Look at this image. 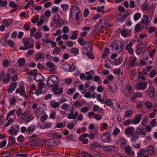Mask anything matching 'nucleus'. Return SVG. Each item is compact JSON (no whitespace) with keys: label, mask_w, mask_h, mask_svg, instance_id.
<instances>
[{"label":"nucleus","mask_w":157,"mask_h":157,"mask_svg":"<svg viewBox=\"0 0 157 157\" xmlns=\"http://www.w3.org/2000/svg\"><path fill=\"white\" fill-rule=\"evenodd\" d=\"M124 134L130 138V140L132 142H135L137 140L138 136L136 135L135 128L133 126H128L125 129Z\"/></svg>","instance_id":"1"},{"label":"nucleus","mask_w":157,"mask_h":157,"mask_svg":"<svg viewBox=\"0 0 157 157\" xmlns=\"http://www.w3.org/2000/svg\"><path fill=\"white\" fill-rule=\"evenodd\" d=\"M21 118L28 123L34 119V117L29 111L24 112L21 116Z\"/></svg>","instance_id":"2"},{"label":"nucleus","mask_w":157,"mask_h":157,"mask_svg":"<svg viewBox=\"0 0 157 157\" xmlns=\"http://www.w3.org/2000/svg\"><path fill=\"white\" fill-rule=\"evenodd\" d=\"M58 81V78L56 75H53L51 76L47 81V84L49 87H53L56 86V84Z\"/></svg>","instance_id":"3"},{"label":"nucleus","mask_w":157,"mask_h":157,"mask_svg":"<svg viewBox=\"0 0 157 157\" xmlns=\"http://www.w3.org/2000/svg\"><path fill=\"white\" fill-rule=\"evenodd\" d=\"M19 126L13 124L11 129L8 130V132L10 134L16 136L19 132Z\"/></svg>","instance_id":"4"},{"label":"nucleus","mask_w":157,"mask_h":157,"mask_svg":"<svg viewBox=\"0 0 157 157\" xmlns=\"http://www.w3.org/2000/svg\"><path fill=\"white\" fill-rule=\"evenodd\" d=\"M107 20V17H105L103 19L100 20L98 21V24L97 25V26L101 29L106 27L107 25H109Z\"/></svg>","instance_id":"5"},{"label":"nucleus","mask_w":157,"mask_h":157,"mask_svg":"<svg viewBox=\"0 0 157 157\" xmlns=\"http://www.w3.org/2000/svg\"><path fill=\"white\" fill-rule=\"evenodd\" d=\"M128 14L124 13L123 14H118L117 15V19L121 23L123 22L127 18Z\"/></svg>","instance_id":"6"},{"label":"nucleus","mask_w":157,"mask_h":157,"mask_svg":"<svg viewBox=\"0 0 157 157\" xmlns=\"http://www.w3.org/2000/svg\"><path fill=\"white\" fill-rule=\"evenodd\" d=\"M62 67L63 69L68 71H73L75 70V66L73 64L71 65L65 63L63 64Z\"/></svg>","instance_id":"7"},{"label":"nucleus","mask_w":157,"mask_h":157,"mask_svg":"<svg viewBox=\"0 0 157 157\" xmlns=\"http://www.w3.org/2000/svg\"><path fill=\"white\" fill-rule=\"evenodd\" d=\"M147 85V83L146 82H140L136 85L135 87L138 90H144L146 88Z\"/></svg>","instance_id":"8"},{"label":"nucleus","mask_w":157,"mask_h":157,"mask_svg":"<svg viewBox=\"0 0 157 157\" xmlns=\"http://www.w3.org/2000/svg\"><path fill=\"white\" fill-rule=\"evenodd\" d=\"M47 67L49 68V71L52 72L53 73H56V70L57 68V67L51 61H48L46 63Z\"/></svg>","instance_id":"9"},{"label":"nucleus","mask_w":157,"mask_h":157,"mask_svg":"<svg viewBox=\"0 0 157 157\" xmlns=\"http://www.w3.org/2000/svg\"><path fill=\"white\" fill-rule=\"evenodd\" d=\"M60 19V16L59 14H56L55 15L53 18V22L55 24L58 23L59 26H61L63 24H64V22L63 20Z\"/></svg>","instance_id":"10"},{"label":"nucleus","mask_w":157,"mask_h":157,"mask_svg":"<svg viewBox=\"0 0 157 157\" xmlns=\"http://www.w3.org/2000/svg\"><path fill=\"white\" fill-rule=\"evenodd\" d=\"M136 135L137 136V140L139 138V136L140 135H145L146 134L145 130L143 128H141L139 127L136 128L135 131Z\"/></svg>","instance_id":"11"},{"label":"nucleus","mask_w":157,"mask_h":157,"mask_svg":"<svg viewBox=\"0 0 157 157\" xmlns=\"http://www.w3.org/2000/svg\"><path fill=\"white\" fill-rule=\"evenodd\" d=\"M101 139L103 142H109L110 139V133L109 132L104 133L101 136Z\"/></svg>","instance_id":"12"},{"label":"nucleus","mask_w":157,"mask_h":157,"mask_svg":"<svg viewBox=\"0 0 157 157\" xmlns=\"http://www.w3.org/2000/svg\"><path fill=\"white\" fill-rule=\"evenodd\" d=\"M119 141L120 143L121 147L124 149L127 145V139L123 137H120L119 139Z\"/></svg>","instance_id":"13"},{"label":"nucleus","mask_w":157,"mask_h":157,"mask_svg":"<svg viewBox=\"0 0 157 157\" xmlns=\"http://www.w3.org/2000/svg\"><path fill=\"white\" fill-rule=\"evenodd\" d=\"M142 117V115L141 114H138L134 116L133 121V124H136L139 123Z\"/></svg>","instance_id":"14"},{"label":"nucleus","mask_w":157,"mask_h":157,"mask_svg":"<svg viewBox=\"0 0 157 157\" xmlns=\"http://www.w3.org/2000/svg\"><path fill=\"white\" fill-rule=\"evenodd\" d=\"M17 82H16L11 83L10 87L7 89L8 92L10 93H12L16 89L17 86Z\"/></svg>","instance_id":"15"},{"label":"nucleus","mask_w":157,"mask_h":157,"mask_svg":"<svg viewBox=\"0 0 157 157\" xmlns=\"http://www.w3.org/2000/svg\"><path fill=\"white\" fill-rule=\"evenodd\" d=\"M58 86L57 85L54 86L52 91L56 95H58L61 94L63 91V89L62 87L58 88Z\"/></svg>","instance_id":"16"},{"label":"nucleus","mask_w":157,"mask_h":157,"mask_svg":"<svg viewBox=\"0 0 157 157\" xmlns=\"http://www.w3.org/2000/svg\"><path fill=\"white\" fill-rule=\"evenodd\" d=\"M30 145L37 146L42 144L41 140L39 139H36L29 142Z\"/></svg>","instance_id":"17"},{"label":"nucleus","mask_w":157,"mask_h":157,"mask_svg":"<svg viewBox=\"0 0 157 157\" xmlns=\"http://www.w3.org/2000/svg\"><path fill=\"white\" fill-rule=\"evenodd\" d=\"M44 78L41 74L38 73L35 75L34 79L37 82H41L44 80Z\"/></svg>","instance_id":"18"},{"label":"nucleus","mask_w":157,"mask_h":157,"mask_svg":"<svg viewBox=\"0 0 157 157\" xmlns=\"http://www.w3.org/2000/svg\"><path fill=\"white\" fill-rule=\"evenodd\" d=\"M141 22L143 24H144V29H147V26L148 25V17L146 15H144L142 19Z\"/></svg>","instance_id":"19"},{"label":"nucleus","mask_w":157,"mask_h":157,"mask_svg":"<svg viewBox=\"0 0 157 157\" xmlns=\"http://www.w3.org/2000/svg\"><path fill=\"white\" fill-rule=\"evenodd\" d=\"M155 91L152 87H149L148 90L147 94L151 98L154 97Z\"/></svg>","instance_id":"20"},{"label":"nucleus","mask_w":157,"mask_h":157,"mask_svg":"<svg viewBox=\"0 0 157 157\" xmlns=\"http://www.w3.org/2000/svg\"><path fill=\"white\" fill-rule=\"evenodd\" d=\"M36 128L35 125H32L29 126L27 129L26 130V133L27 134H32Z\"/></svg>","instance_id":"21"},{"label":"nucleus","mask_w":157,"mask_h":157,"mask_svg":"<svg viewBox=\"0 0 157 157\" xmlns=\"http://www.w3.org/2000/svg\"><path fill=\"white\" fill-rule=\"evenodd\" d=\"M94 73V71L93 70H91L90 71L86 72V74L87 75V76H85V79L89 80L91 79L92 78L93 76L91 75V74L93 75Z\"/></svg>","instance_id":"22"},{"label":"nucleus","mask_w":157,"mask_h":157,"mask_svg":"<svg viewBox=\"0 0 157 157\" xmlns=\"http://www.w3.org/2000/svg\"><path fill=\"white\" fill-rule=\"evenodd\" d=\"M71 112V113L68 116L67 118L70 119H75L77 117L78 114V112L77 111H76L75 113L73 114L74 112L73 111Z\"/></svg>","instance_id":"23"},{"label":"nucleus","mask_w":157,"mask_h":157,"mask_svg":"<svg viewBox=\"0 0 157 157\" xmlns=\"http://www.w3.org/2000/svg\"><path fill=\"white\" fill-rule=\"evenodd\" d=\"M56 141L52 139H48L47 140V141H44L43 143V144H45L46 142H47L48 144L47 145L50 147H52L54 145V143Z\"/></svg>","instance_id":"24"},{"label":"nucleus","mask_w":157,"mask_h":157,"mask_svg":"<svg viewBox=\"0 0 157 157\" xmlns=\"http://www.w3.org/2000/svg\"><path fill=\"white\" fill-rule=\"evenodd\" d=\"M137 58L136 57H132L130 59V66L131 67H132L135 65L137 64L136 62Z\"/></svg>","instance_id":"25"},{"label":"nucleus","mask_w":157,"mask_h":157,"mask_svg":"<svg viewBox=\"0 0 157 157\" xmlns=\"http://www.w3.org/2000/svg\"><path fill=\"white\" fill-rule=\"evenodd\" d=\"M114 147L112 146H108L104 147H103V150L107 154H110L112 151V149Z\"/></svg>","instance_id":"26"},{"label":"nucleus","mask_w":157,"mask_h":157,"mask_svg":"<svg viewBox=\"0 0 157 157\" xmlns=\"http://www.w3.org/2000/svg\"><path fill=\"white\" fill-rule=\"evenodd\" d=\"M146 151L148 154L151 155L153 153L154 148L152 146H150L146 148Z\"/></svg>","instance_id":"27"},{"label":"nucleus","mask_w":157,"mask_h":157,"mask_svg":"<svg viewBox=\"0 0 157 157\" xmlns=\"http://www.w3.org/2000/svg\"><path fill=\"white\" fill-rule=\"evenodd\" d=\"M109 54V48H106L102 55V58L103 59H105Z\"/></svg>","instance_id":"28"},{"label":"nucleus","mask_w":157,"mask_h":157,"mask_svg":"<svg viewBox=\"0 0 157 157\" xmlns=\"http://www.w3.org/2000/svg\"><path fill=\"white\" fill-rule=\"evenodd\" d=\"M109 89L110 91L112 92H114L117 90V86L115 84H113L112 85H110L109 86Z\"/></svg>","instance_id":"29"},{"label":"nucleus","mask_w":157,"mask_h":157,"mask_svg":"<svg viewBox=\"0 0 157 157\" xmlns=\"http://www.w3.org/2000/svg\"><path fill=\"white\" fill-rule=\"evenodd\" d=\"M34 46V44L33 43H31L29 46H25L24 47L21 46L19 48V49L20 50H27L32 48Z\"/></svg>","instance_id":"30"},{"label":"nucleus","mask_w":157,"mask_h":157,"mask_svg":"<svg viewBox=\"0 0 157 157\" xmlns=\"http://www.w3.org/2000/svg\"><path fill=\"white\" fill-rule=\"evenodd\" d=\"M44 55L42 52H39L35 57V59L36 60H38L40 59H43L44 58Z\"/></svg>","instance_id":"31"},{"label":"nucleus","mask_w":157,"mask_h":157,"mask_svg":"<svg viewBox=\"0 0 157 157\" xmlns=\"http://www.w3.org/2000/svg\"><path fill=\"white\" fill-rule=\"evenodd\" d=\"M60 103L58 102H55V101H52L50 103V105L54 108H56L59 106Z\"/></svg>","instance_id":"32"},{"label":"nucleus","mask_w":157,"mask_h":157,"mask_svg":"<svg viewBox=\"0 0 157 157\" xmlns=\"http://www.w3.org/2000/svg\"><path fill=\"white\" fill-rule=\"evenodd\" d=\"M9 140L10 144H13L16 143L15 138L13 135H11L9 137Z\"/></svg>","instance_id":"33"},{"label":"nucleus","mask_w":157,"mask_h":157,"mask_svg":"<svg viewBox=\"0 0 157 157\" xmlns=\"http://www.w3.org/2000/svg\"><path fill=\"white\" fill-rule=\"evenodd\" d=\"M123 60V58L121 57H119L115 59L114 61L115 65L117 66L120 65Z\"/></svg>","instance_id":"34"},{"label":"nucleus","mask_w":157,"mask_h":157,"mask_svg":"<svg viewBox=\"0 0 157 157\" xmlns=\"http://www.w3.org/2000/svg\"><path fill=\"white\" fill-rule=\"evenodd\" d=\"M18 61L19 65L20 67H22L25 64V60L24 58H20L18 59Z\"/></svg>","instance_id":"35"},{"label":"nucleus","mask_w":157,"mask_h":157,"mask_svg":"<svg viewBox=\"0 0 157 157\" xmlns=\"http://www.w3.org/2000/svg\"><path fill=\"white\" fill-rule=\"evenodd\" d=\"M91 146H92L93 147H103V145L102 144H100L99 143L96 142H93L91 144Z\"/></svg>","instance_id":"36"},{"label":"nucleus","mask_w":157,"mask_h":157,"mask_svg":"<svg viewBox=\"0 0 157 157\" xmlns=\"http://www.w3.org/2000/svg\"><path fill=\"white\" fill-rule=\"evenodd\" d=\"M104 103L107 105L109 106H113V104L112 103L111 100L110 98H108L105 101Z\"/></svg>","instance_id":"37"},{"label":"nucleus","mask_w":157,"mask_h":157,"mask_svg":"<svg viewBox=\"0 0 157 157\" xmlns=\"http://www.w3.org/2000/svg\"><path fill=\"white\" fill-rule=\"evenodd\" d=\"M75 139V136L73 135H70L69 136L66 137V141L69 142L70 140H74Z\"/></svg>","instance_id":"38"},{"label":"nucleus","mask_w":157,"mask_h":157,"mask_svg":"<svg viewBox=\"0 0 157 157\" xmlns=\"http://www.w3.org/2000/svg\"><path fill=\"white\" fill-rule=\"evenodd\" d=\"M132 124H133L132 120L131 119L125 120L123 123V124L124 126H128Z\"/></svg>","instance_id":"39"},{"label":"nucleus","mask_w":157,"mask_h":157,"mask_svg":"<svg viewBox=\"0 0 157 157\" xmlns=\"http://www.w3.org/2000/svg\"><path fill=\"white\" fill-rule=\"evenodd\" d=\"M61 7L64 12H66L68 9L69 5L67 4H63L61 5Z\"/></svg>","instance_id":"40"},{"label":"nucleus","mask_w":157,"mask_h":157,"mask_svg":"<svg viewBox=\"0 0 157 157\" xmlns=\"http://www.w3.org/2000/svg\"><path fill=\"white\" fill-rule=\"evenodd\" d=\"M79 49L76 48H73L71 49L70 50V52L72 54H74L75 55H77L79 53Z\"/></svg>","instance_id":"41"},{"label":"nucleus","mask_w":157,"mask_h":157,"mask_svg":"<svg viewBox=\"0 0 157 157\" xmlns=\"http://www.w3.org/2000/svg\"><path fill=\"white\" fill-rule=\"evenodd\" d=\"M82 155L84 157H93V155L88 153L86 151H82Z\"/></svg>","instance_id":"42"},{"label":"nucleus","mask_w":157,"mask_h":157,"mask_svg":"<svg viewBox=\"0 0 157 157\" xmlns=\"http://www.w3.org/2000/svg\"><path fill=\"white\" fill-rule=\"evenodd\" d=\"M52 124L50 123H46L41 126L40 127L42 129H44L46 128H49L51 127Z\"/></svg>","instance_id":"43"},{"label":"nucleus","mask_w":157,"mask_h":157,"mask_svg":"<svg viewBox=\"0 0 157 157\" xmlns=\"http://www.w3.org/2000/svg\"><path fill=\"white\" fill-rule=\"evenodd\" d=\"M23 44L25 46H29H29L30 45V42L28 38H24L23 39Z\"/></svg>","instance_id":"44"},{"label":"nucleus","mask_w":157,"mask_h":157,"mask_svg":"<svg viewBox=\"0 0 157 157\" xmlns=\"http://www.w3.org/2000/svg\"><path fill=\"white\" fill-rule=\"evenodd\" d=\"M97 100L101 104L104 103L105 101H104V99H102L101 94H98L97 95Z\"/></svg>","instance_id":"45"},{"label":"nucleus","mask_w":157,"mask_h":157,"mask_svg":"<svg viewBox=\"0 0 157 157\" xmlns=\"http://www.w3.org/2000/svg\"><path fill=\"white\" fill-rule=\"evenodd\" d=\"M145 150L142 149L141 151H138L137 154V157H143L144 154Z\"/></svg>","instance_id":"46"},{"label":"nucleus","mask_w":157,"mask_h":157,"mask_svg":"<svg viewBox=\"0 0 157 157\" xmlns=\"http://www.w3.org/2000/svg\"><path fill=\"white\" fill-rule=\"evenodd\" d=\"M52 135L53 137L55 138H57L58 139H60L61 138L62 136L60 134H59L57 132L53 133L52 134Z\"/></svg>","instance_id":"47"},{"label":"nucleus","mask_w":157,"mask_h":157,"mask_svg":"<svg viewBox=\"0 0 157 157\" xmlns=\"http://www.w3.org/2000/svg\"><path fill=\"white\" fill-rule=\"evenodd\" d=\"M114 73L116 75H122L123 73L118 69H116L114 70L113 71Z\"/></svg>","instance_id":"48"},{"label":"nucleus","mask_w":157,"mask_h":157,"mask_svg":"<svg viewBox=\"0 0 157 157\" xmlns=\"http://www.w3.org/2000/svg\"><path fill=\"white\" fill-rule=\"evenodd\" d=\"M25 89V88L24 86H21L16 90V93H21V92L24 91Z\"/></svg>","instance_id":"49"},{"label":"nucleus","mask_w":157,"mask_h":157,"mask_svg":"<svg viewBox=\"0 0 157 157\" xmlns=\"http://www.w3.org/2000/svg\"><path fill=\"white\" fill-rule=\"evenodd\" d=\"M157 74L156 71L155 70H153L149 73V76L151 78H153Z\"/></svg>","instance_id":"50"},{"label":"nucleus","mask_w":157,"mask_h":157,"mask_svg":"<svg viewBox=\"0 0 157 157\" xmlns=\"http://www.w3.org/2000/svg\"><path fill=\"white\" fill-rule=\"evenodd\" d=\"M83 144H87L88 143V139H86L85 138H79Z\"/></svg>","instance_id":"51"},{"label":"nucleus","mask_w":157,"mask_h":157,"mask_svg":"<svg viewBox=\"0 0 157 157\" xmlns=\"http://www.w3.org/2000/svg\"><path fill=\"white\" fill-rule=\"evenodd\" d=\"M74 9L75 11L76 14L80 15L81 10L77 6H74Z\"/></svg>","instance_id":"52"},{"label":"nucleus","mask_w":157,"mask_h":157,"mask_svg":"<svg viewBox=\"0 0 157 157\" xmlns=\"http://www.w3.org/2000/svg\"><path fill=\"white\" fill-rule=\"evenodd\" d=\"M74 105L77 107H79L82 105L80 101L77 100L75 102Z\"/></svg>","instance_id":"53"},{"label":"nucleus","mask_w":157,"mask_h":157,"mask_svg":"<svg viewBox=\"0 0 157 157\" xmlns=\"http://www.w3.org/2000/svg\"><path fill=\"white\" fill-rule=\"evenodd\" d=\"M70 17H71L72 19H74L73 15L75 11L74 9V7H72L70 8Z\"/></svg>","instance_id":"54"},{"label":"nucleus","mask_w":157,"mask_h":157,"mask_svg":"<svg viewBox=\"0 0 157 157\" xmlns=\"http://www.w3.org/2000/svg\"><path fill=\"white\" fill-rule=\"evenodd\" d=\"M9 33L8 32L5 35L4 37L2 39L1 41L5 42L6 41L7 39L9 37Z\"/></svg>","instance_id":"55"},{"label":"nucleus","mask_w":157,"mask_h":157,"mask_svg":"<svg viewBox=\"0 0 157 157\" xmlns=\"http://www.w3.org/2000/svg\"><path fill=\"white\" fill-rule=\"evenodd\" d=\"M141 17V15L139 13H137L134 15V19L135 21H137Z\"/></svg>","instance_id":"56"},{"label":"nucleus","mask_w":157,"mask_h":157,"mask_svg":"<svg viewBox=\"0 0 157 157\" xmlns=\"http://www.w3.org/2000/svg\"><path fill=\"white\" fill-rule=\"evenodd\" d=\"M65 44L69 47H71L73 46V43L72 41L69 40L66 42Z\"/></svg>","instance_id":"57"},{"label":"nucleus","mask_w":157,"mask_h":157,"mask_svg":"<svg viewBox=\"0 0 157 157\" xmlns=\"http://www.w3.org/2000/svg\"><path fill=\"white\" fill-rule=\"evenodd\" d=\"M10 7L13 8H15L18 6V5H17L16 3L14 2H10L9 4Z\"/></svg>","instance_id":"58"},{"label":"nucleus","mask_w":157,"mask_h":157,"mask_svg":"<svg viewBox=\"0 0 157 157\" xmlns=\"http://www.w3.org/2000/svg\"><path fill=\"white\" fill-rule=\"evenodd\" d=\"M14 121V119L13 118H10L8 121L7 122L6 124L5 127L8 126L10 124L13 123Z\"/></svg>","instance_id":"59"},{"label":"nucleus","mask_w":157,"mask_h":157,"mask_svg":"<svg viewBox=\"0 0 157 157\" xmlns=\"http://www.w3.org/2000/svg\"><path fill=\"white\" fill-rule=\"evenodd\" d=\"M148 119V117L147 116H145L144 119L141 121V124L144 126L146 124L147 120Z\"/></svg>","instance_id":"60"},{"label":"nucleus","mask_w":157,"mask_h":157,"mask_svg":"<svg viewBox=\"0 0 157 157\" xmlns=\"http://www.w3.org/2000/svg\"><path fill=\"white\" fill-rule=\"evenodd\" d=\"M17 140L19 142H21L24 141V137L22 136H19L17 138Z\"/></svg>","instance_id":"61"},{"label":"nucleus","mask_w":157,"mask_h":157,"mask_svg":"<svg viewBox=\"0 0 157 157\" xmlns=\"http://www.w3.org/2000/svg\"><path fill=\"white\" fill-rule=\"evenodd\" d=\"M70 106H71V104L69 105L67 103H64L62 105L61 108L63 109L66 110Z\"/></svg>","instance_id":"62"},{"label":"nucleus","mask_w":157,"mask_h":157,"mask_svg":"<svg viewBox=\"0 0 157 157\" xmlns=\"http://www.w3.org/2000/svg\"><path fill=\"white\" fill-rule=\"evenodd\" d=\"M145 104L147 108L148 109H150L152 107V103L149 101H146Z\"/></svg>","instance_id":"63"},{"label":"nucleus","mask_w":157,"mask_h":157,"mask_svg":"<svg viewBox=\"0 0 157 157\" xmlns=\"http://www.w3.org/2000/svg\"><path fill=\"white\" fill-rule=\"evenodd\" d=\"M120 132V129L118 128H116L113 131V134L114 136H116Z\"/></svg>","instance_id":"64"}]
</instances>
